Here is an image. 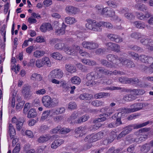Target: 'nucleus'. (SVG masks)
Returning <instances> with one entry per match:
<instances>
[{"instance_id": "1", "label": "nucleus", "mask_w": 153, "mask_h": 153, "mask_svg": "<svg viewBox=\"0 0 153 153\" xmlns=\"http://www.w3.org/2000/svg\"><path fill=\"white\" fill-rule=\"evenodd\" d=\"M93 71L88 73L86 76L87 80L86 84L87 86L98 85L101 83L100 78L102 74L116 75L118 74L117 71L115 70L113 71H109L101 67H95Z\"/></svg>"}, {"instance_id": "2", "label": "nucleus", "mask_w": 153, "mask_h": 153, "mask_svg": "<svg viewBox=\"0 0 153 153\" xmlns=\"http://www.w3.org/2000/svg\"><path fill=\"white\" fill-rule=\"evenodd\" d=\"M87 23L86 24V28L94 31H100L102 30V24L101 21L96 22L95 20L91 19L86 20Z\"/></svg>"}, {"instance_id": "3", "label": "nucleus", "mask_w": 153, "mask_h": 153, "mask_svg": "<svg viewBox=\"0 0 153 153\" xmlns=\"http://www.w3.org/2000/svg\"><path fill=\"white\" fill-rule=\"evenodd\" d=\"M42 102L43 105L47 108H51L56 105L58 103V100L56 99L53 100L48 95L43 96L42 98Z\"/></svg>"}, {"instance_id": "4", "label": "nucleus", "mask_w": 153, "mask_h": 153, "mask_svg": "<svg viewBox=\"0 0 153 153\" xmlns=\"http://www.w3.org/2000/svg\"><path fill=\"white\" fill-rule=\"evenodd\" d=\"M117 111L118 112L116 113L112 117L117 118L116 122L121 125L122 124L121 118L124 117L126 116V114L129 113V112H127V108H120Z\"/></svg>"}, {"instance_id": "5", "label": "nucleus", "mask_w": 153, "mask_h": 153, "mask_svg": "<svg viewBox=\"0 0 153 153\" xmlns=\"http://www.w3.org/2000/svg\"><path fill=\"white\" fill-rule=\"evenodd\" d=\"M102 15H105L107 17H113V20H117L119 21L121 20V19L119 18L117 16H114L115 13L114 10L110 7H105L102 9L101 12Z\"/></svg>"}, {"instance_id": "6", "label": "nucleus", "mask_w": 153, "mask_h": 153, "mask_svg": "<svg viewBox=\"0 0 153 153\" xmlns=\"http://www.w3.org/2000/svg\"><path fill=\"white\" fill-rule=\"evenodd\" d=\"M63 73L59 69H56L52 71L50 73L48 76L50 79L57 78L60 79L63 76Z\"/></svg>"}, {"instance_id": "7", "label": "nucleus", "mask_w": 153, "mask_h": 153, "mask_svg": "<svg viewBox=\"0 0 153 153\" xmlns=\"http://www.w3.org/2000/svg\"><path fill=\"white\" fill-rule=\"evenodd\" d=\"M82 45L84 48L90 50L94 49L98 47L97 43L92 41H83L82 43Z\"/></svg>"}, {"instance_id": "8", "label": "nucleus", "mask_w": 153, "mask_h": 153, "mask_svg": "<svg viewBox=\"0 0 153 153\" xmlns=\"http://www.w3.org/2000/svg\"><path fill=\"white\" fill-rule=\"evenodd\" d=\"M119 61L123 65L128 68H131L135 67V64L132 61L126 58H120Z\"/></svg>"}, {"instance_id": "9", "label": "nucleus", "mask_w": 153, "mask_h": 153, "mask_svg": "<svg viewBox=\"0 0 153 153\" xmlns=\"http://www.w3.org/2000/svg\"><path fill=\"white\" fill-rule=\"evenodd\" d=\"M12 122L16 125L17 130L19 131L22 129L25 120L23 119H17L16 117H13L12 120Z\"/></svg>"}, {"instance_id": "10", "label": "nucleus", "mask_w": 153, "mask_h": 153, "mask_svg": "<svg viewBox=\"0 0 153 153\" xmlns=\"http://www.w3.org/2000/svg\"><path fill=\"white\" fill-rule=\"evenodd\" d=\"M107 37L112 41L116 43L121 42H123V39L119 35L111 33L107 34Z\"/></svg>"}, {"instance_id": "11", "label": "nucleus", "mask_w": 153, "mask_h": 153, "mask_svg": "<svg viewBox=\"0 0 153 153\" xmlns=\"http://www.w3.org/2000/svg\"><path fill=\"white\" fill-rule=\"evenodd\" d=\"M143 105V104L141 103L131 105L130 106V108H127V112H133L139 110L142 108Z\"/></svg>"}, {"instance_id": "12", "label": "nucleus", "mask_w": 153, "mask_h": 153, "mask_svg": "<svg viewBox=\"0 0 153 153\" xmlns=\"http://www.w3.org/2000/svg\"><path fill=\"white\" fill-rule=\"evenodd\" d=\"M106 58L109 61L112 63L111 64L118 65V63L117 62L118 60H119V58L117 56L110 54L107 55Z\"/></svg>"}, {"instance_id": "13", "label": "nucleus", "mask_w": 153, "mask_h": 153, "mask_svg": "<svg viewBox=\"0 0 153 153\" xmlns=\"http://www.w3.org/2000/svg\"><path fill=\"white\" fill-rule=\"evenodd\" d=\"M65 10L67 13L73 15L77 13L79 10L76 7L72 6H68L66 7Z\"/></svg>"}, {"instance_id": "14", "label": "nucleus", "mask_w": 153, "mask_h": 153, "mask_svg": "<svg viewBox=\"0 0 153 153\" xmlns=\"http://www.w3.org/2000/svg\"><path fill=\"white\" fill-rule=\"evenodd\" d=\"M64 51L67 54L70 55L76 54L77 51L76 50V46L72 47L65 48Z\"/></svg>"}, {"instance_id": "15", "label": "nucleus", "mask_w": 153, "mask_h": 153, "mask_svg": "<svg viewBox=\"0 0 153 153\" xmlns=\"http://www.w3.org/2000/svg\"><path fill=\"white\" fill-rule=\"evenodd\" d=\"M22 93L24 94L25 97L28 98L30 97V88L27 85H24L22 88Z\"/></svg>"}, {"instance_id": "16", "label": "nucleus", "mask_w": 153, "mask_h": 153, "mask_svg": "<svg viewBox=\"0 0 153 153\" xmlns=\"http://www.w3.org/2000/svg\"><path fill=\"white\" fill-rule=\"evenodd\" d=\"M64 142L62 139H58L54 140L51 145V148L53 149H56Z\"/></svg>"}, {"instance_id": "17", "label": "nucleus", "mask_w": 153, "mask_h": 153, "mask_svg": "<svg viewBox=\"0 0 153 153\" xmlns=\"http://www.w3.org/2000/svg\"><path fill=\"white\" fill-rule=\"evenodd\" d=\"M51 136L49 134H46L40 137L37 140V141L40 143H43L48 141L51 138Z\"/></svg>"}, {"instance_id": "18", "label": "nucleus", "mask_w": 153, "mask_h": 153, "mask_svg": "<svg viewBox=\"0 0 153 153\" xmlns=\"http://www.w3.org/2000/svg\"><path fill=\"white\" fill-rule=\"evenodd\" d=\"M41 30L45 32L47 30L50 31L52 29L51 25L49 23L43 24L40 27Z\"/></svg>"}, {"instance_id": "19", "label": "nucleus", "mask_w": 153, "mask_h": 153, "mask_svg": "<svg viewBox=\"0 0 153 153\" xmlns=\"http://www.w3.org/2000/svg\"><path fill=\"white\" fill-rule=\"evenodd\" d=\"M97 136L95 134H93L91 135L87 136L84 139L85 142H88L89 143L94 142L97 140Z\"/></svg>"}, {"instance_id": "20", "label": "nucleus", "mask_w": 153, "mask_h": 153, "mask_svg": "<svg viewBox=\"0 0 153 153\" xmlns=\"http://www.w3.org/2000/svg\"><path fill=\"white\" fill-rule=\"evenodd\" d=\"M131 129L129 127L128 128L127 126L125 128L124 130L123 131L118 135L117 138V139L118 140H119L122 137L125 136V135L131 131Z\"/></svg>"}, {"instance_id": "21", "label": "nucleus", "mask_w": 153, "mask_h": 153, "mask_svg": "<svg viewBox=\"0 0 153 153\" xmlns=\"http://www.w3.org/2000/svg\"><path fill=\"white\" fill-rule=\"evenodd\" d=\"M149 123V121H148L144 123H143L141 124H136L131 125L127 126L128 128L129 127L131 129V131L133 129H133H138L142 127L145 126L148 124Z\"/></svg>"}, {"instance_id": "22", "label": "nucleus", "mask_w": 153, "mask_h": 153, "mask_svg": "<svg viewBox=\"0 0 153 153\" xmlns=\"http://www.w3.org/2000/svg\"><path fill=\"white\" fill-rule=\"evenodd\" d=\"M86 128L85 126H79L75 130L76 134H79V137H81L84 135L85 133Z\"/></svg>"}, {"instance_id": "23", "label": "nucleus", "mask_w": 153, "mask_h": 153, "mask_svg": "<svg viewBox=\"0 0 153 153\" xmlns=\"http://www.w3.org/2000/svg\"><path fill=\"white\" fill-rule=\"evenodd\" d=\"M136 98V97H134V96L132 94L131 92L130 91L129 94L124 95L123 97V99L126 101L129 102L135 100Z\"/></svg>"}, {"instance_id": "24", "label": "nucleus", "mask_w": 153, "mask_h": 153, "mask_svg": "<svg viewBox=\"0 0 153 153\" xmlns=\"http://www.w3.org/2000/svg\"><path fill=\"white\" fill-rule=\"evenodd\" d=\"M134 7L137 10L142 11H146L147 9V7L144 4L141 3H136Z\"/></svg>"}, {"instance_id": "25", "label": "nucleus", "mask_w": 153, "mask_h": 153, "mask_svg": "<svg viewBox=\"0 0 153 153\" xmlns=\"http://www.w3.org/2000/svg\"><path fill=\"white\" fill-rule=\"evenodd\" d=\"M145 36L143 38H141V39L140 40V42L141 44L147 46L150 43H153V41L151 39L146 38V36L145 35Z\"/></svg>"}, {"instance_id": "26", "label": "nucleus", "mask_w": 153, "mask_h": 153, "mask_svg": "<svg viewBox=\"0 0 153 153\" xmlns=\"http://www.w3.org/2000/svg\"><path fill=\"white\" fill-rule=\"evenodd\" d=\"M66 70L69 72L73 73L76 71V68L74 65L71 64H66L65 65Z\"/></svg>"}, {"instance_id": "27", "label": "nucleus", "mask_w": 153, "mask_h": 153, "mask_svg": "<svg viewBox=\"0 0 153 153\" xmlns=\"http://www.w3.org/2000/svg\"><path fill=\"white\" fill-rule=\"evenodd\" d=\"M65 21L68 24L72 25L76 22L77 21L74 18L68 16L65 18Z\"/></svg>"}, {"instance_id": "28", "label": "nucleus", "mask_w": 153, "mask_h": 153, "mask_svg": "<svg viewBox=\"0 0 153 153\" xmlns=\"http://www.w3.org/2000/svg\"><path fill=\"white\" fill-rule=\"evenodd\" d=\"M150 149L149 144H145L140 148V151L142 153H147Z\"/></svg>"}, {"instance_id": "29", "label": "nucleus", "mask_w": 153, "mask_h": 153, "mask_svg": "<svg viewBox=\"0 0 153 153\" xmlns=\"http://www.w3.org/2000/svg\"><path fill=\"white\" fill-rule=\"evenodd\" d=\"M101 63L104 66L109 68H116L115 65L111 64V63L108 62L106 60L102 59L100 60Z\"/></svg>"}, {"instance_id": "30", "label": "nucleus", "mask_w": 153, "mask_h": 153, "mask_svg": "<svg viewBox=\"0 0 153 153\" xmlns=\"http://www.w3.org/2000/svg\"><path fill=\"white\" fill-rule=\"evenodd\" d=\"M131 36L132 38L138 39L141 38H143L145 36V35L142 34L140 33L135 32L131 34Z\"/></svg>"}, {"instance_id": "31", "label": "nucleus", "mask_w": 153, "mask_h": 153, "mask_svg": "<svg viewBox=\"0 0 153 153\" xmlns=\"http://www.w3.org/2000/svg\"><path fill=\"white\" fill-rule=\"evenodd\" d=\"M82 62L83 64L90 66L94 65H96L95 62L88 59H82Z\"/></svg>"}, {"instance_id": "32", "label": "nucleus", "mask_w": 153, "mask_h": 153, "mask_svg": "<svg viewBox=\"0 0 153 153\" xmlns=\"http://www.w3.org/2000/svg\"><path fill=\"white\" fill-rule=\"evenodd\" d=\"M92 97L91 94L88 93H83L80 94L79 96V98L80 100H89Z\"/></svg>"}, {"instance_id": "33", "label": "nucleus", "mask_w": 153, "mask_h": 153, "mask_svg": "<svg viewBox=\"0 0 153 153\" xmlns=\"http://www.w3.org/2000/svg\"><path fill=\"white\" fill-rule=\"evenodd\" d=\"M37 115V113L36 110L33 108H31L28 112L27 117L29 118H34Z\"/></svg>"}, {"instance_id": "34", "label": "nucleus", "mask_w": 153, "mask_h": 153, "mask_svg": "<svg viewBox=\"0 0 153 153\" xmlns=\"http://www.w3.org/2000/svg\"><path fill=\"white\" fill-rule=\"evenodd\" d=\"M71 81L74 84L79 85L81 82V79L79 77L75 76L71 78Z\"/></svg>"}, {"instance_id": "35", "label": "nucleus", "mask_w": 153, "mask_h": 153, "mask_svg": "<svg viewBox=\"0 0 153 153\" xmlns=\"http://www.w3.org/2000/svg\"><path fill=\"white\" fill-rule=\"evenodd\" d=\"M65 45L64 43L58 42L55 45L54 47L56 50H61L65 48Z\"/></svg>"}, {"instance_id": "36", "label": "nucleus", "mask_w": 153, "mask_h": 153, "mask_svg": "<svg viewBox=\"0 0 153 153\" xmlns=\"http://www.w3.org/2000/svg\"><path fill=\"white\" fill-rule=\"evenodd\" d=\"M134 24L136 27L140 29H144L146 26H147L144 23L140 21H136L134 23Z\"/></svg>"}, {"instance_id": "37", "label": "nucleus", "mask_w": 153, "mask_h": 153, "mask_svg": "<svg viewBox=\"0 0 153 153\" xmlns=\"http://www.w3.org/2000/svg\"><path fill=\"white\" fill-rule=\"evenodd\" d=\"M51 56L53 58L58 60H60L62 58V55L60 53L57 52L53 53L51 55Z\"/></svg>"}, {"instance_id": "38", "label": "nucleus", "mask_w": 153, "mask_h": 153, "mask_svg": "<svg viewBox=\"0 0 153 153\" xmlns=\"http://www.w3.org/2000/svg\"><path fill=\"white\" fill-rule=\"evenodd\" d=\"M50 110L44 111L42 114L40 120L42 121H44L46 119L50 114Z\"/></svg>"}, {"instance_id": "39", "label": "nucleus", "mask_w": 153, "mask_h": 153, "mask_svg": "<svg viewBox=\"0 0 153 153\" xmlns=\"http://www.w3.org/2000/svg\"><path fill=\"white\" fill-rule=\"evenodd\" d=\"M104 114H100L99 116V117L95 119L94 121V123H97L98 122H101L105 120L106 118L104 116Z\"/></svg>"}, {"instance_id": "40", "label": "nucleus", "mask_w": 153, "mask_h": 153, "mask_svg": "<svg viewBox=\"0 0 153 153\" xmlns=\"http://www.w3.org/2000/svg\"><path fill=\"white\" fill-rule=\"evenodd\" d=\"M30 146L29 145H26L24 146V152L25 153H35V151L34 149H30Z\"/></svg>"}, {"instance_id": "41", "label": "nucleus", "mask_w": 153, "mask_h": 153, "mask_svg": "<svg viewBox=\"0 0 153 153\" xmlns=\"http://www.w3.org/2000/svg\"><path fill=\"white\" fill-rule=\"evenodd\" d=\"M62 42V40L61 39L55 38L50 39L49 42L50 45H53L57 43L58 42Z\"/></svg>"}, {"instance_id": "42", "label": "nucleus", "mask_w": 153, "mask_h": 153, "mask_svg": "<svg viewBox=\"0 0 153 153\" xmlns=\"http://www.w3.org/2000/svg\"><path fill=\"white\" fill-rule=\"evenodd\" d=\"M91 104L94 106L99 107L104 105V102L102 101L96 100L92 102Z\"/></svg>"}, {"instance_id": "43", "label": "nucleus", "mask_w": 153, "mask_h": 153, "mask_svg": "<svg viewBox=\"0 0 153 153\" xmlns=\"http://www.w3.org/2000/svg\"><path fill=\"white\" fill-rule=\"evenodd\" d=\"M60 86L62 87L63 91L65 92H68L70 89V87L68 86V85L65 82H62Z\"/></svg>"}, {"instance_id": "44", "label": "nucleus", "mask_w": 153, "mask_h": 153, "mask_svg": "<svg viewBox=\"0 0 153 153\" xmlns=\"http://www.w3.org/2000/svg\"><path fill=\"white\" fill-rule=\"evenodd\" d=\"M31 78L34 80H37L39 81L42 79L41 75L37 73L33 74L32 75Z\"/></svg>"}, {"instance_id": "45", "label": "nucleus", "mask_w": 153, "mask_h": 153, "mask_svg": "<svg viewBox=\"0 0 153 153\" xmlns=\"http://www.w3.org/2000/svg\"><path fill=\"white\" fill-rule=\"evenodd\" d=\"M89 117V116L87 115H83L81 117L77 120L76 123H80L82 122H85L88 120Z\"/></svg>"}, {"instance_id": "46", "label": "nucleus", "mask_w": 153, "mask_h": 153, "mask_svg": "<svg viewBox=\"0 0 153 153\" xmlns=\"http://www.w3.org/2000/svg\"><path fill=\"white\" fill-rule=\"evenodd\" d=\"M9 131L10 137L13 136L16 134V131L12 124H10L9 127Z\"/></svg>"}, {"instance_id": "47", "label": "nucleus", "mask_w": 153, "mask_h": 153, "mask_svg": "<svg viewBox=\"0 0 153 153\" xmlns=\"http://www.w3.org/2000/svg\"><path fill=\"white\" fill-rule=\"evenodd\" d=\"M128 53L134 59L136 60H138L139 59V56L137 53L132 51H129Z\"/></svg>"}, {"instance_id": "48", "label": "nucleus", "mask_w": 153, "mask_h": 153, "mask_svg": "<svg viewBox=\"0 0 153 153\" xmlns=\"http://www.w3.org/2000/svg\"><path fill=\"white\" fill-rule=\"evenodd\" d=\"M65 33V28H61L56 30L55 32V34L56 35H62Z\"/></svg>"}, {"instance_id": "49", "label": "nucleus", "mask_w": 153, "mask_h": 153, "mask_svg": "<svg viewBox=\"0 0 153 153\" xmlns=\"http://www.w3.org/2000/svg\"><path fill=\"white\" fill-rule=\"evenodd\" d=\"M65 111V108L63 107H61L57 108L55 110L53 113V115L59 114L64 112Z\"/></svg>"}, {"instance_id": "50", "label": "nucleus", "mask_w": 153, "mask_h": 153, "mask_svg": "<svg viewBox=\"0 0 153 153\" xmlns=\"http://www.w3.org/2000/svg\"><path fill=\"white\" fill-rule=\"evenodd\" d=\"M45 53L43 51H36L34 52L33 56L36 58H39L43 56Z\"/></svg>"}, {"instance_id": "51", "label": "nucleus", "mask_w": 153, "mask_h": 153, "mask_svg": "<svg viewBox=\"0 0 153 153\" xmlns=\"http://www.w3.org/2000/svg\"><path fill=\"white\" fill-rule=\"evenodd\" d=\"M102 24V27H104L108 29H112L113 28V25L110 23L108 22L101 21Z\"/></svg>"}, {"instance_id": "52", "label": "nucleus", "mask_w": 153, "mask_h": 153, "mask_svg": "<svg viewBox=\"0 0 153 153\" xmlns=\"http://www.w3.org/2000/svg\"><path fill=\"white\" fill-rule=\"evenodd\" d=\"M108 93L105 92H101L96 94L94 97L97 99L101 98L105 96H108Z\"/></svg>"}, {"instance_id": "53", "label": "nucleus", "mask_w": 153, "mask_h": 153, "mask_svg": "<svg viewBox=\"0 0 153 153\" xmlns=\"http://www.w3.org/2000/svg\"><path fill=\"white\" fill-rule=\"evenodd\" d=\"M139 82V80L137 78H127V83H132L134 84H137Z\"/></svg>"}, {"instance_id": "54", "label": "nucleus", "mask_w": 153, "mask_h": 153, "mask_svg": "<svg viewBox=\"0 0 153 153\" xmlns=\"http://www.w3.org/2000/svg\"><path fill=\"white\" fill-rule=\"evenodd\" d=\"M35 65L37 67L39 68H40L43 66L44 65L43 58L42 59H38L36 60V62Z\"/></svg>"}, {"instance_id": "55", "label": "nucleus", "mask_w": 153, "mask_h": 153, "mask_svg": "<svg viewBox=\"0 0 153 153\" xmlns=\"http://www.w3.org/2000/svg\"><path fill=\"white\" fill-rule=\"evenodd\" d=\"M61 128V126L60 125H58L56 127L51 129L50 131V132L52 134L57 133L59 132Z\"/></svg>"}, {"instance_id": "56", "label": "nucleus", "mask_w": 153, "mask_h": 153, "mask_svg": "<svg viewBox=\"0 0 153 153\" xmlns=\"http://www.w3.org/2000/svg\"><path fill=\"white\" fill-rule=\"evenodd\" d=\"M114 45L113 47V48L112 49V51L116 52H119L120 51V46L118 44L114 43Z\"/></svg>"}, {"instance_id": "57", "label": "nucleus", "mask_w": 153, "mask_h": 153, "mask_svg": "<svg viewBox=\"0 0 153 153\" xmlns=\"http://www.w3.org/2000/svg\"><path fill=\"white\" fill-rule=\"evenodd\" d=\"M148 56L145 55H141L139 56V59L143 62L146 63Z\"/></svg>"}, {"instance_id": "58", "label": "nucleus", "mask_w": 153, "mask_h": 153, "mask_svg": "<svg viewBox=\"0 0 153 153\" xmlns=\"http://www.w3.org/2000/svg\"><path fill=\"white\" fill-rule=\"evenodd\" d=\"M63 117L61 115H58L53 117V121L56 123H59L62 119Z\"/></svg>"}, {"instance_id": "59", "label": "nucleus", "mask_w": 153, "mask_h": 153, "mask_svg": "<svg viewBox=\"0 0 153 153\" xmlns=\"http://www.w3.org/2000/svg\"><path fill=\"white\" fill-rule=\"evenodd\" d=\"M43 63L44 65H46L47 66L50 67L51 66V63L50 61L49 58L48 57L43 58Z\"/></svg>"}, {"instance_id": "60", "label": "nucleus", "mask_w": 153, "mask_h": 153, "mask_svg": "<svg viewBox=\"0 0 153 153\" xmlns=\"http://www.w3.org/2000/svg\"><path fill=\"white\" fill-rule=\"evenodd\" d=\"M120 125L118 122H112L108 124L107 126V127L109 128H113L116 127L119 125Z\"/></svg>"}, {"instance_id": "61", "label": "nucleus", "mask_w": 153, "mask_h": 153, "mask_svg": "<svg viewBox=\"0 0 153 153\" xmlns=\"http://www.w3.org/2000/svg\"><path fill=\"white\" fill-rule=\"evenodd\" d=\"M131 48L134 51H137L139 53L143 52L144 51L142 48L137 45L134 46Z\"/></svg>"}, {"instance_id": "62", "label": "nucleus", "mask_w": 153, "mask_h": 153, "mask_svg": "<svg viewBox=\"0 0 153 153\" xmlns=\"http://www.w3.org/2000/svg\"><path fill=\"white\" fill-rule=\"evenodd\" d=\"M70 131V130L69 128H61L59 131V133L61 134H66Z\"/></svg>"}, {"instance_id": "63", "label": "nucleus", "mask_w": 153, "mask_h": 153, "mask_svg": "<svg viewBox=\"0 0 153 153\" xmlns=\"http://www.w3.org/2000/svg\"><path fill=\"white\" fill-rule=\"evenodd\" d=\"M136 14L137 18L141 20H143L145 19L144 15L142 13H140L139 12H136Z\"/></svg>"}, {"instance_id": "64", "label": "nucleus", "mask_w": 153, "mask_h": 153, "mask_svg": "<svg viewBox=\"0 0 153 153\" xmlns=\"http://www.w3.org/2000/svg\"><path fill=\"white\" fill-rule=\"evenodd\" d=\"M119 81L122 83H127V78L124 76H121L119 78Z\"/></svg>"}]
</instances>
